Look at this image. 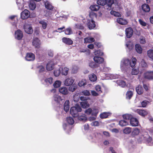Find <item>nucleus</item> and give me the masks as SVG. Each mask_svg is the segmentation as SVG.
<instances>
[{"label":"nucleus","instance_id":"obj_14","mask_svg":"<svg viewBox=\"0 0 153 153\" xmlns=\"http://www.w3.org/2000/svg\"><path fill=\"white\" fill-rule=\"evenodd\" d=\"M144 77L149 79L153 78V71H147L144 74Z\"/></svg>","mask_w":153,"mask_h":153},{"label":"nucleus","instance_id":"obj_30","mask_svg":"<svg viewBox=\"0 0 153 153\" xmlns=\"http://www.w3.org/2000/svg\"><path fill=\"white\" fill-rule=\"evenodd\" d=\"M89 66L93 68H95L98 67L100 65L99 64L96 63L93 61L90 62L89 64Z\"/></svg>","mask_w":153,"mask_h":153},{"label":"nucleus","instance_id":"obj_18","mask_svg":"<svg viewBox=\"0 0 153 153\" xmlns=\"http://www.w3.org/2000/svg\"><path fill=\"white\" fill-rule=\"evenodd\" d=\"M59 91L60 93L65 95L67 94L68 93V91L67 88L65 87H60L59 89Z\"/></svg>","mask_w":153,"mask_h":153},{"label":"nucleus","instance_id":"obj_15","mask_svg":"<svg viewBox=\"0 0 153 153\" xmlns=\"http://www.w3.org/2000/svg\"><path fill=\"white\" fill-rule=\"evenodd\" d=\"M62 42L68 45H72L73 44V41L69 38L63 37L62 39Z\"/></svg>","mask_w":153,"mask_h":153},{"label":"nucleus","instance_id":"obj_16","mask_svg":"<svg viewBox=\"0 0 153 153\" xmlns=\"http://www.w3.org/2000/svg\"><path fill=\"white\" fill-rule=\"evenodd\" d=\"M54 64L52 61L49 62L46 65V68L48 71H51L53 69Z\"/></svg>","mask_w":153,"mask_h":153},{"label":"nucleus","instance_id":"obj_40","mask_svg":"<svg viewBox=\"0 0 153 153\" xmlns=\"http://www.w3.org/2000/svg\"><path fill=\"white\" fill-rule=\"evenodd\" d=\"M29 7L31 10H34L36 7V4L33 1L30 2L29 5Z\"/></svg>","mask_w":153,"mask_h":153},{"label":"nucleus","instance_id":"obj_20","mask_svg":"<svg viewBox=\"0 0 153 153\" xmlns=\"http://www.w3.org/2000/svg\"><path fill=\"white\" fill-rule=\"evenodd\" d=\"M140 132V130L138 128H134L133 131L131 132V135L133 137L139 134Z\"/></svg>","mask_w":153,"mask_h":153},{"label":"nucleus","instance_id":"obj_13","mask_svg":"<svg viewBox=\"0 0 153 153\" xmlns=\"http://www.w3.org/2000/svg\"><path fill=\"white\" fill-rule=\"evenodd\" d=\"M94 60L95 62L99 65L102 63L104 61L103 58L97 56L94 57Z\"/></svg>","mask_w":153,"mask_h":153},{"label":"nucleus","instance_id":"obj_53","mask_svg":"<svg viewBox=\"0 0 153 153\" xmlns=\"http://www.w3.org/2000/svg\"><path fill=\"white\" fill-rule=\"evenodd\" d=\"M139 71L138 69L134 68L132 69L131 74L132 75H137L138 74Z\"/></svg>","mask_w":153,"mask_h":153},{"label":"nucleus","instance_id":"obj_45","mask_svg":"<svg viewBox=\"0 0 153 153\" xmlns=\"http://www.w3.org/2000/svg\"><path fill=\"white\" fill-rule=\"evenodd\" d=\"M147 55L150 58L153 59V50L151 49L148 51Z\"/></svg>","mask_w":153,"mask_h":153},{"label":"nucleus","instance_id":"obj_22","mask_svg":"<svg viewBox=\"0 0 153 153\" xmlns=\"http://www.w3.org/2000/svg\"><path fill=\"white\" fill-rule=\"evenodd\" d=\"M136 90L137 93L139 95L142 94L143 92V89L141 85H139L136 88Z\"/></svg>","mask_w":153,"mask_h":153},{"label":"nucleus","instance_id":"obj_52","mask_svg":"<svg viewBox=\"0 0 153 153\" xmlns=\"http://www.w3.org/2000/svg\"><path fill=\"white\" fill-rule=\"evenodd\" d=\"M105 0H98L97 1V4L98 5L102 6L105 5Z\"/></svg>","mask_w":153,"mask_h":153},{"label":"nucleus","instance_id":"obj_37","mask_svg":"<svg viewBox=\"0 0 153 153\" xmlns=\"http://www.w3.org/2000/svg\"><path fill=\"white\" fill-rule=\"evenodd\" d=\"M119 124L121 126H125L128 125V123L127 120H121L119 121Z\"/></svg>","mask_w":153,"mask_h":153},{"label":"nucleus","instance_id":"obj_63","mask_svg":"<svg viewBox=\"0 0 153 153\" xmlns=\"http://www.w3.org/2000/svg\"><path fill=\"white\" fill-rule=\"evenodd\" d=\"M77 28L80 30H83L84 29V27L81 24H77L76 25Z\"/></svg>","mask_w":153,"mask_h":153},{"label":"nucleus","instance_id":"obj_23","mask_svg":"<svg viewBox=\"0 0 153 153\" xmlns=\"http://www.w3.org/2000/svg\"><path fill=\"white\" fill-rule=\"evenodd\" d=\"M70 102L69 100H66L64 103V110L67 112L68 111L69 109V104Z\"/></svg>","mask_w":153,"mask_h":153},{"label":"nucleus","instance_id":"obj_4","mask_svg":"<svg viewBox=\"0 0 153 153\" xmlns=\"http://www.w3.org/2000/svg\"><path fill=\"white\" fill-rule=\"evenodd\" d=\"M24 29L25 32L27 34H31L33 33L32 27L28 24H25L24 26Z\"/></svg>","mask_w":153,"mask_h":153},{"label":"nucleus","instance_id":"obj_64","mask_svg":"<svg viewBox=\"0 0 153 153\" xmlns=\"http://www.w3.org/2000/svg\"><path fill=\"white\" fill-rule=\"evenodd\" d=\"M140 42L141 44H144L146 43V41L145 40L144 37H141L140 39Z\"/></svg>","mask_w":153,"mask_h":153},{"label":"nucleus","instance_id":"obj_47","mask_svg":"<svg viewBox=\"0 0 153 153\" xmlns=\"http://www.w3.org/2000/svg\"><path fill=\"white\" fill-rule=\"evenodd\" d=\"M67 121L68 123L70 125H72L74 123L73 119L71 117H69L67 118Z\"/></svg>","mask_w":153,"mask_h":153},{"label":"nucleus","instance_id":"obj_8","mask_svg":"<svg viewBox=\"0 0 153 153\" xmlns=\"http://www.w3.org/2000/svg\"><path fill=\"white\" fill-rule=\"evenodd\" d=\"M105 5L107 9L111 10L112 5L114 3V0H105Z\"/></svg>","mask_w":153,"mask_h":153},{"label":"nucleus","instance_id":"obj_25","mask_svg":"<svg viewBox=\"0 0 153 153\" xmlns=\"http://www.w3.org/2000/svg\"><path fill=\"white\" fill-rule=\"evenodd\" d=\"M90 80L92 82H95L97 80V77L94 74H91L89 75Z\"/></svg>","mask_w":153,"mask_h":153},{"label":"nucleus","instance_id":"obj_21","mask_svg":"<svg viewBox=\"0 0 153 153\" xmlns=\"http://www.w3.org/2000/svg\"><path fill=\"white\" fill-rule=\"evenodd\" d=\"M84 40V43H92L95 41V39L94 38L89 36L85 38Z\"/></svg>","mask_w":153,"mask_h":153},{"label":"nucleus","instance_id":"obj_38","mask_svg":"<svg viewBox=\"0 0 153 153\" xmlns=\"http://www.w3.org/2000/svg\"><path fill=\"white\" fill-rule=\"evenodd\" d=\"M53 78L51 77L46 78L45 79V81L47 84H51L53 82Z\"/></svg>","mask_w":153,"mask_h":153},{"label":"nucleus","instance_id":"obj_28","mask_svg":"<svg viewBox=\"0 0 153 153\" xmlns=\"http://www.w3.org/2000/svg\"><path fill=\"white\" fill-rule=\"evenodd\" d=\"M117 83L119 85L122 87H124L127 85L126 82L124 81L119 80L117 81Z\"/></svg>","mask_w":153,"mask_h":153},{"label":"nucleus","instance_id":"obj_48","mask_svg":"<svg viewBox=\"0 0 153 153\" xmlns=\"http://www.w3.org/2000/svg\"><path fill=\"white\" fill-rule=\"evenodd\" d=\"M61 84V82L59 81H56L53 84V86L55 88H57L60 87Z\"/></svg>","mask_w":153,"mask_h":153},{"label":"nucleus","instance_id":"obj_31","mask_svg":"<svg viewBox=\"0 0 153 153\" xmlns=\"http://www.w3.org/2000/svg\"><path fill=\"white\" fill-rule=\"evenodd\" d=\"M100 7L97 5H93L91 6L90 8L92 11H97L100 9Z\"/></svg>","mask_w":153,"mask_h":153},{"label":"nucleus","instance_id":"obj_49","mask_svg":"<svg viewBox=\"0 0 153 153\" xmlns=\"http://www.w3.org/2000/svg\"><path fill=\"white\" fill-rule=\"evenodd\" d=\"M89 16L90 18L92 19H93L94 18H96L97 15L96 13L91 11L90 13Z\"/></svg>","mask_w":153,"mask_h":153},{"label":"nucleus","instance_id":"obj_42","mask_svg":"<svg viewBox=\"0 0 153 153\" xmlns=\"http://www.w3.org/2000/svg\"><path fill=\"white\" fill-rule=\"evenodd\" d=\"M80 104L82 108H85L89 106V104L86 101L81 102Z\"/></svg>","mask_w":153,"mask_h":153},{"label":"nucleus","instance_id":"obj_59","mask_svg":"<svg viewBox=\"0 0 153 153\" xmlns=\"http://www.w3.org/2000/svg\"><path fill=\"white\" fill-rule=\"evenodd\" d=\"M91 125L92 126H98L99 125V123L98 121H96L92 122Z\"/></svg>","mask_w":153,"mask_h":153},{"label":"nucleus","instance_id":"obj_27","mask_svg":"<svg viewBox=\"0 0 153 153\" xmlns=\"http://www.w3.org/2000/svg\"><path fill=\"white\" fill-rule=\"evenodd\" d=\"M77 86L76 84H74L70 85L69 88V90L70 91L73 92L77 89Z\"/></svg>","mask_w":153,"mask_h":153},{"label":"nucleus","instance_id":"obj_57","mask_svg":"<svg viewBox=\"0 0 153 153\" xmlns=\"http://www.w3.org/2000/svg\"><path fill=\"white\" fill-rule=\"evenodd\" d=\"M95 89L99 93H101L102 92L101 90V87L100 85L96 86L95 87Z\"/></svg>","mask_w":153,"mask_h":153},{"label":"nucleus","instance_id":"obj_29","mask_svg":"<svg viewBox=\"0 0 153 153\" xmlns=\"http://www.w3.org/2000/svg\"><path fill=\"white\" fill-rule=\"evenodd\" d=\"M45 4L46 8L48 10H52L53 8V7L48 1L46 2Z\"/></svg>","mask_w":153,"mask_h":153},{"label":"nucleus","instance_id":"obj_51","mask_svg":"<svg viewBox=\"0 0 153 153\" xmlns=\"http://www.w3.org/2000/svg\"><path fill=\"white\" fill-rule=\"evenodd\" d=\"M141 66L143 68H146L147 67V65L146 62L145 61V60L143 59L140 63Z\"/></svg>","mask_w":153,"mask_h":153},{"label":"nucleus","instance_id":"obj_9","mask_svg":"<svg viewBox=\"0 0 153 153\" xmlns=\"http://www.w3.org/2000/svg\"><path fill=\"white\" fill-rule=\"evenodd\" d=\"M87 25L90 30L94 29L96 27L95 22L93 19L88 21Z\"/></svg>","mask_w":153,"mask_h":153},{"label":"nucleus","instance_id":"obj_56","mask_svg":"<svg viewBox=\"0 0 153 153\" xmlns=\"http://www.w3.org/2000/svg\"><path fill=\"white\" fill-rule=\"evenodd\" d=\"M82 93L85 96H88L90 95L89 91L87 90H84L82 91Z\"/></svg>","mask_w":153,"mask_h":153},{"label":"nucleus","instance_id":"obj_61","mask_svg":"<svg viewBox=\"0 0 153 153\" xmlns=\"http://www.w3.org/2000/svg\"><path fill=\"white\" fill-rule=\"evenodd\" d=\"M38 68L39 69V72L40 73L42 72L45 70V67L42 65L39 66Z\"/></svg>","mask_w":153,"mask_h":153},{"label":"nucleus","instance_id":"obj_39","mask_svg":"<svg viewBox=\"0 0 153 153\" xmlns=\"http://www.w3.org/2000/svg\"><path fill=\"white\" fill-rule=\"evenodd\" d=\"M123 119L126 120H129L132 118V116L131 114H126L123 115Z\"/></svg>","mask_w":153,"mask_h":153},{"label":"nucleus","instance_id":"obj_10","mask_svg":"<svg viewBox=\"0 0 153 153\" xmlns=\"http://www.w3.org/2000/svg\"><path fill=\"white\" fill-rule=\"evenodd\" d=\"M137 113L142 117H144L148 114L147 111L146 110L142 109H139L137 110Z\"/></svg>","mask_w":153,"mask_h":153},{"label":"nucleus","instance_id":"obj_58","mask_svg":"<svg viewBox=\"0 0 153 153\" xmlns=\"http://www.w3.org/2000/svg\"><path fill=\"white\" fill-rule=\"evenodd\" d=\"M92 111V109L91 108H89L85 110V114L88 115H90L91 114Z\"/></svg>","mask_w":153,"mask_h":153},{"label":"nucleus","instance_id":"obj_12","mask_svg":"<svg viewBox=\"0 0 153 153\" xmlns=\"http://www.w3.org/2000/svg\"><path fill=\"white\" fill-rule=\"evenodd\" d=\"M130 124L132 126H137L139 122L137 119L134 117H132L130 121Z\"/></svg>","mask_w":153,"mask_h":153},{"label":"nucleus","instance_id":"obj_60","mask_svg":"<svg viewBox=\"0 0 153 153\" xmlns=\"http://www.w3.org/2000/svg\"><path fill=\"white\" fill-rule=\"evenodd\" d=\"M139 22L140 24L143 26H146V22L143 21L142 19H140L139 20Z\"/></svg>","mask_w":153,"mask_h":153},{"label":"nucleus","instance_id":"obj_1","mask_svg":"<svg viewBox=\"0 0 153 153\" xmlns=\"http://www.w3.org/2000/svg\"><path fill=\"white\" fill-rule=\"evenodd\" d=\"M137 59L135 57H132L131 61L128 59L124 58L121 61L120 68L121 70L126 71L130 67L133 68L136 63Z\"/></svg>","mask_w":153,"mask_h":153},{"label":"nucleus","instance_id":"obj_36","mask_svg":"<svg viewBox=\"0 0 153 153\" xmlns=\"http://www.w3.org/2000/svg\"><path fill=\"white\" fill-rule=\"evenodd\" d=\"M68 68L66 67H62V74L63 75H66L68 74Z\"/></svg>","mask_w":153,"mask_h":153},{"label":"nucleus","instance_id":"obj_2","mask_svg":"<svg viewBox=\"0 0 153 153\" xmlns=\"http://www.w3.org/2000/svg\"><path fill=\"white\" fill-rule=\"evenodd\" d=\"M82 108L79 105H76L75 106L71 107L70 110V114L74 117H77L79 116L78 112H80Z\"/></svg>","mask_w":153,"mask_h":153},{"label":"nucleus","instance_id":"obj_17","mask_svg":"<svg viewBox=\"0 0 153 153\" xmlns=\"http://www.w3.org/2000/svg\"><path fill=\"white\" fill-rule=\"evenodd\" d=\"M74 81V80L72 78H68L65 80V84L66 86H70L73 84Z\"/></svg>","mask_w":153,"mask_h":153},{"label":"nucleus","instance_id":"obj_26","mask_svg":"<svg viewBox=\"0 0 153 153\" xmlns=\"http://www.w3.org/2000/svg\"><path fill=\"white\" fill-rule=\"evenodd\" d=\"M135 48L136 51L139 53H141L142 51V49L140 45L136 44L135 45Z\"/></svg>","mask_w":153,"mask_h":153},{"label":"nucleus","instance_id":"obj_62","mask_svg":"<svg viewBox=\"0 0 153 153\" xmlns=\"http://www.w3.org/2000/svg\"><path fill=\"white\" fill-rule=\"evenodd\" d=\"M98 111L97 110L94 109L92 111L91 115L92 116H96L97 114H98Z\"/></svg>","mask_w":153,"mask_h":153},{"label":"nucleus","instance_id":"obj_43","mask_svg":"<svg viewBox=\"0 0 153 153\" xmlns=\"http://www.w3.org/2000/svg\"><path fill=\"white\" fill-rule=\"evenodd\" d=\"M110 13L111 15H114L116 17H120L121 16V15L119 12L114 10H111L110 12Z\"/></svg>","mask_w":153,"mask_h":153},{"label":"nucleus","instance_id":"obj_46","mask_svg":"<svg viewBox=\"0 0 153 153\" xmlns=\"http://www.w3.org/2000/svg\"><path fill=\"white\" fill-rule=\"evenodd\" d=\"M109 116V113L106 112H104L102 113L100 115V117L101 118H106Z\"/></svg>","mask_w":153,"mask_h":153},{"label":"nucleus","instance_id":"obj_54","mask_svg":"<svg viewBox=\"0 0 153 153\" xmlns=\"http://www.w3.org/2000/svg\"><path fill=\"white\" fill-rule=\"evenodd\" d=\"M103 54V53L100 50H97L95 52V55L97 56H102Z\"/></svg>","mask_w":153,"mask_h":153},{"label":"nucleus","instance_id":"obj_11","mask_svg":"<svg viewBox=\"0 0 153 153\" xmlns=\"http://www.w3.org/2000/svg\"><path fill=\"white\" fill-rule=\"evenodd\" d=\"M25 59L28 61H33L35 59V56L32 53H28L26 54Z\"/></svg>","mask_w":153,"mask_h":153},{"label":"nucleus","instance_id":"obj_55","mask_svg":"<svg viewBox=\"0 0 153 153\" xmlns=\"http://www.w3.org/2000/svg\"><path fill=\"white\" fill-rule=\"evenodd\" d=\"M54 74L55 76H58L61 73L60 69L55 70L54 71Z\"/></svg>","mask_w":153,"mask_h":153},{"label":"nucleus","instance_id":"obj_50","mask_svg":"<svg viewBox=\"0 0 153 153\" xmlns=\"http://www.w3.org/2000/svg\"><path fill=\"white\" fill-rule=\"evenodd\" d=\"M64 31L66 35H69L72 33V31L70 27L66 29Z\"/></svg>","mask_w":153,"mask_h":153},{"label":"nucleus","instance_id":"obj_24","mask_svg":"<svg viewBox=\"0 0 153 153\" xmlns=\"http://www.w3.org/2000/svg\"><path fill=\"white\" fill-rule=\"evenodd\" d=\"M143 10L145 12H149L150 10V7L148 5L146 4H144L142 6Z\"/></svg>","mask_w":153,"mask_h":153},{"label":"nucleus","instance_id":"obj_35","mask_svg":"<svg viewBox=\"0 0 153 153\" xmlns=\"http://www.w3.org/2000/svg\"><path fill=\"white\" fill-rule=\"evenodd\" d=\"M87 84L86 81L85 79H82L79 81L78 83V85L80 87L84 86Z\"/></svg>","mask_w":153,"mask_h":153},{"label":"nucleus","instance_id":"obj_34","mask_svg":"<svg viewBox=\"0 0 153 153\" xmlns=\"http://www.w3.org/2000/svg\"><path fill=\"white\" fill-rule=\"evenodd\" d=\"M39 23L40 24L42 25V27L44 29H45L46 28L48 24L45 21V20H42L39 21Z\"/></svg>","mask_w":153,"mask_h":153},{"label":"nucleus","instance_id":"obj_44","mask_svg":"<svg viewBox=\"0 0 153 153\" xmlns=\"http://www.w3.org/2000/svg\"><path fill=\"white\" fill-rule=\"evenodd\" d=\"M133 95V93L132 91H128L126 93V97L128 99H130Z\"/></svg>","mask_w":153,"mask_h":153},{"label":"nucleus","instance_id":"obj_6","mask_svg":"<svg viewBox=\"0 0 153 153\" xmlns=\"http://www.w3.org/2000/svg\"><path fill=\"white\" fill-rule=\"evenodd\" d=\"M30 16V12L27 9H25L21 13V17L23 19H26Z\"/></svg>","mask_w":153,"mask_h":153},{"label":"nucleus","instance_id":"obj_7","mask_svg":"<svg viewBox=\"0 0 153 153\" xmlns=\"http://www.w3.org/2000/svg\"><path fill=\"white\" fill-rule=\"evenodd\" d=\"M127 38H129L132 36L133 31L131 27L127 28L125 30Z\"/></svg>","mask_w":153,"mask_h":153},{"label":"nucleus","instance_id":"obj_33","mask_svg":"<svg viewBox=\"0 0 153 153\" xmlns=\"http://www.w3.org/2000/svg\"><path fill=\"white\" fill-rule=\"evenodd\" d=\"M53 98L55 101L58 103H59L62 100L61 97L57 94H55L54 95Z\"/></svg>","mask_w":153,"mask_h":153},{"label":"nucleus","instance_id":"obj_41","mask_svg":"<svg viewBox=\"0 0 153 153\" xmlns=\"http://www.w3.org/2000/svg\"><path fill=\"white\" fill-rule=\"evenodd\" d=\"M78 119L79 120L84 122L87 120V118L85 114L79 116Z\"/></svg>","mask_w":153,"mask_h":153},{"label":"nucleus","instance_id":"obj_32","mask_svg":"<svg viewBox=\"0 0 153 153\" xmlns=\"http://www.w3.org/2000/svg\"><path fill=\"white\" fill-rule=\"evenodd\" d=\"M131 128L129 127H126L123 130L124 133L126 134H129L131 133L132 130Z\"/></svg>","mask_w":153,"mask_h":153},{"label":"nucleus","instance_id":"obj_5","mask_svg":"<svg viewBox=\"0 0 153 153\" xmlns=\"http://www.w3.org/2000/svg\"><path fill=\"white\" fill-rule=\"evenodd\" d=\"M15 36L16 39L20 40L22 39L23 37V34L22 31L19 29L15 32Z\"/></svg>","mask_w":153,"mask_h":153},{"label":"nucleus","instance_id":"obj_3","mask_svg":"<svg viewBox=\"0 0 153 153\" xmlns=\"http://www.w3.org/2000/svg\"><path fill=\"white\" fill-rule=\"evenodd\" d=\"M40 40L37 38H34L33 39L32 44L35 48H39L40 47Z\"/></svg>","mask_w":153,"mask_h":153},{"label":"nucleus","instance_id":"obj_19","mask_svg":"<svg viewBox=\"0 0 153 153\" xmlns=\"http://www.w3.org/2000/svg\"><path fill=\"white\" fill-rule=\"evenodd\" d=\"M117 21L118 23L121 25H126L128 23L127 22L125 19L121 18H117Z\"/></svg>","mask_w":153,"mask_h":153}]
</instances>
